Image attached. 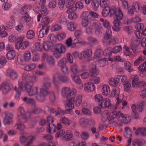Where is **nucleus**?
Returning <instances> with one entry per match:
<instances>
[{"mask_svg": "<svg viewBox=\"0 0 146 146\" xmlns=\"http://www.w3.org/2000/svg\"><path fill=\"white\" fill-rule=\"evenodd\" d=\"M23 79L26 81V83L25 84L21 81L19 83V88H17L15 86L14 88V90L16 92L15 98L17 99L21 95V89L23 91L26 90L27 92L34 85L33 82H36L38 80L36 76H30L29 74L23 76Z\"/></svg>", "mask_w": 146, "mask_h": 146, "instance_id": "nucleus-1", "label": "nucleus"}, {"mask_svg": "<svg viewBox=\"0 0 146 146\" xmlns=\"http://www.w3.org/2000/svg\"><path fill=\"white\" fill-rule=\"evenodd\" d=\"M52 81L49 78L45 79L43 84L40 88L39 92L36 96L37 99L40 102H43L48 95V89L50 88Z\"/></svg>", "mask_w": 146, "mask_h": 146, "instance_id": "nucleus-2", "label": "nucleus"}, {"mask_svg": "<svg viewBox=\"0 0 146 146\" xmlns=\"http://www.w3.org/2000/svg\"><path fill=\"white\" fill-rule=\"evenodd\" d=\"M117 103L116 105L112 106L111 108V110L113 111L112 114L113 115V118L117 119L115 121L117 122V120L121 122L123 121L124 115L121 113H120L118 108H117L118 106L121 103V99H119V98H117Z\"/></svg>", "mask_w": 146, "mask_h": 146, "instance_id": "nucleus-3", "label": "nucleus"}, {"mask_svg": "<svg viewBox=\"0 0 146 146\" xmlns=\"http://www.w3.org/2000/svg\"><path fill=\"white\" fill-rule=\"evenodd\" d=\"M76 93V90L73 89L70 91L67 95V101L66 102V107H69L72 109L74 107V100Z\"/></svg>", "mask_w": 146, "mask_h": 146, "instance_id": "nucleus-4", "label": "nucleus"}, {"mask_svg": "<svg viewBox=\"0 0 146 146\" xmlns=\"http://www.w3.org/2000/svg\"><path fill=\"white\" fill-rule=\"evenodd\" d=\"M112 112L110 113L108 111H104L101 115V120L103 121H105L107 119L110 121L113 125H116L117 124V122L115 121V119H117L116 118H113L112 116Z\"/></svg>", "mask_w": 146, "mask_h": 146, "instance_id": "nucleus-5", "label": "nucleus"}, {"mask_svg": "<svg viewBox=\"0 0 146 146\" xmlns=\"http://www.w3.org/2000/svg\"><path fill=\"white\" fill-rule=\"evenodd\" d=\"M1 115L5 125H9L13 123V115L12 113L5 111L2 113Z\"/></svg>", "mask_w": 146, "mask_h": 146, "instance_id": "nucleus-6", "label": "nucleus"}, {"mask_svg": "<svg viewBox=\"0 0 146 146\" xmlns=\"http://www.w3.org/2000/svg\"><path fill=\"white\" fill-rule=\"evenodd\" d=\"M92 26L95 29L96 36L99 37H102L104 31L100 24L98 22H93Z\"/></svg>", "mask_w": 146, "mask_h": 146, "instance_id": "nucleus-7", "label": "nucleus"}, {"mask_svg": "<svg viewBox=\"0 0 146 146\" xmlns=\"http://www.w3.org/2000/svg\"><path fill=\"white\" fill-rule=\"evenodd\" d=\"M19 112L20 115H18L17 119L19 122L25 123L27 121V117L26 115V113L25 111L23 108L20 107L19 109Z\"/></svg>", "mask_w": 146, "mask_h": 146, "instance_id": "nucleus-8", "label": "nucleus"}, {"mask_svg": "<svg viewBox=\"0 0 146 146\" xmlns=\"http://www.w3.org/2000/svg\"><path fill=\"white\" fill-rule=\"evenodd\" d=\"M113 16H115V17L114 18V20L113 22V25H121L122 23L120 21L123 17V15L121 10L117 11Z\"/></svg>", "mask_w": 146, "mask_h": 146, "instance_id": "nucleus-9", "label": "nucleus"}, {"mask_svg": "<svg viewBox=\"0 0 146 146\" xmlns=\"http://www.w3.org/2000/svg\"><path fill=\"white\" fill-rule=\"evenodd\" d=\"M57 78L58 80L64 83H67L69 81V78L66 76L63 75L58 72L56 73L53 77V80L55 82L56 79Z\"/></svg>", "mask_w": 146, "mask_h": 146, "instance_id": "nucleus-10", "label": "nucleus"}, {"mask_svg": "<svg viewBox=\"0 0 146 146\" xmlns=\"http://www.w3.org/2000/svg\"><path fill=\"white\" fill-rule=\"evenodd\" d=\"M58 1V5L60 8H64L65 5L66 7L69 8L72 6L74 3V0H66L65 3V0H57Z\"/></svg>", "mask_w": 146, "mask_h": 146, "instance_id": "nucleus-11", "label": "nucleus"}, {"mask_svg": "<svg viewBox=\"0 0 146 146\" xmlns=\"http://www.w3.org/2000/svg\"><path fill=\"white\" fill-rule=\"evenodd\" d=\"M139 44V41L138 39L136 38H133L129 44V48L135 53L137 50Z\"/></svg>", "mask_w": 146, "mask_h": 146, "instance_id": "nucleus-12", "label": "nucleus"}, {"mask_svg": "<svg viewBox=\"0 0 146 146\" xmlns=\"http://www.w3.org/2000/svg\"><path fill=\"white\" fill-rule=\"evenodd\" d=\"M98 105L102 108H111V109L112 107L114 106L111 105V101L108 98H103L100 103H99Z\"/></svg>", "mask_w": 146, "mask_h": 146, "instance_id": "nucleus-13", "label": "nucleus"}, {"mask_svg": "<svg viewBox=\"0 0 146 146\" xmlns=\"http://www.w3.org/2000/svg\"><path fill=\"white\" fill-rule=\"evenodd\" d=\"M6 73L7 76L13 80H15L18 78V74L17 72L10 68H8L7 70Z\"/></svg>", "mask_w": 146, "mask_h": 146, "instance_id": "nucleus-14", "label": "nucleus"}, {"mask_svg": "<svg viewBox=\"0 0 146 146\" xmlns=\"http://www.w3.org/2000/svg\"><path fill=\"white\" fill-rule=\"evenodd\" d=\"M92 54V51L91 49H88L80 53V59H83L90 57Z\"/></svg>", "mask_w": 146, "mask_h": 146, "instance_id": "nucleus-15", "label": "nucleus"}, {"mask_svg": "<svg viewBox=\"0 0 146 146\" xmlns=\"http://www.w3.org/2000/svg\"><path fill=\"white\" fill-rule=\"evenodd\" d=\"M119 10H103L102 15L103 17H106L109 14L110 16L111 17Z\"/></svg>", "mask_w": 146, "mask_h": 146, "instance_id": "nucleus-16", "label": "nucleus"}, {"mask_svg": "<svg viewBox=\"0 0 146 146\" xmlns=\"http://www.w3.org/2000/svg\"><path fill=\"white\" fill-rule=\"evenodd\" d=\"M89 72L90 76H93L95 75H97L99 72L97 71L96 66L93 64H90L89 66Z\"/></svg>", "mask_w": 146, "mask_h": 146, "instance_id": "nucleus-17", "label": "nucleus"}, {"mask_svg": "<svg viewBox=\"0 0 146 146\" xmlns=\"http://www.w3.org/2000/svg\"><path fill=\"white\" fill-rule=\"evenodd\" d=\"M0 90L2 91L3 94H5L10 90L11 88L8 84L3 83L0 87Z\"/></svg>", "mask_w": 146, "mask_h": 146, "instance_id": "nucleus-18", "label": "nucleus"}, {"mask_svg": "<svg viewBox=\"0 0 146 146\" xmlns=\"http://www.w3.org/2000/svg\"><path fill=\"white\" fill-rule=\"evenodd\" d=\"M71 77L72 80L76 83L78 84V87L80 88H82L83 86V84L81 82L79 77L76 74H72Z\"/></svg>", "mask_w": 146, "mask_h": 146, "instance_id": "nucleus-19", "label": "nucleus"}, {"mask_svg": "<svg viewBox=\"0 0 146 146\" xmlns=\"http://www.w3.org/2000/svg\"><path fill=\"white\" fill-rule=\"evenodd\" d=\"M55 112V115L57 116L58 115H62L63 114L72 113L73 111L71 109H66L65 110H63L60 108H58L57 110Z\"/></svg>", "mask_w": 146, "mask_h": 146, "instance_id": "nucleus-20", "label": "nucleus"}, {"mask_svg": "<svg viewBox=\"0 0 146 146\" xmlns=\"http://www.w3.org/2000/svg\"><path fill=\"white\" fill-rule=\"evenodd\" d=\"M54 50L60 52L62 53H64L66 51L65 47L61 43L56 44L54 48Z\"/></svg>", "mask_w": 146, "mask_h": 146, "instance_id": "nucleus-21", "label": "nucleus"}, {"mask_svg": "<svg viewBox=\"0 0 146 146\" xmlns=\"http://www.w3.org/2000/svg\"><path fill=\"white\" fill-rule=\"evenodd\" d=\"M112 36V32L111 30L109 29H107L105 33L104 36V39L102 42L104 43V41L106 42L107 40L110 39Z\"/></svg>", "mask_w": 146, "mask_h": 146, "instance_id": "nucleus-22", "label": "nucleus"}, {"mask_svg": "<svg viewBox=\"0 0 146 146\" xmlns=\"http://www.w3.org/2000/svg\"><path fill=\"white\" fill-rule=\"evenodd\" d=\"M23 36H20L17 37L15 45V47L16 49L18 50L20 48H21V45L22 42L23 41Z\"/></svg>", "mask_w": 146, "mask_h": 146, "instance_id": "nucleus-23", "label": "nucleus"}, {"mask_svg": "<svg viewBox=\"0 0 146 146\" xmlns=\"http://www.w3.org/2000/svg\"><path fill=\"white\" fill-rule=\"evenodd\" d=\"M108 41L104 42V44L106 46H109L110 44H114L116 42L117 40V38L115 37H111Z\"/></svg>", "mask_w": 146, "mask_h": 146, "instance_id": "nucleus-24", "label": "nucleus"}, {"mask_svg": "<svg viewBox=\"0 0 146 146\" xmlns=\"http://www.w3.org/2000/svg\"><path fill=\"white\" fill-rule=\"evenodd\" d=\"M27 92L29 96H33L37 94L38 92V87L36 86L33 88H32Z\"/></svg>", "mask_w": 146, "mask_h": 146, "instance_id": "nucleus-25", "label": "nucleus"}, {"mask_svg": "<svg viewBox=\"0 0 146 146\" xmlns=\"http://www.w3.org/2000/svg\"><path fill=\"white\" fill-rule=\"evenodd\" d=\"M66 13H69L68 17L70 20L75 19L77 18V16L76 13L72 11V10H67Z\"/></svg>", "mask_w": 146, "mask_h": 146, "instance_id": "nucleus-26", "label": "nucleus"}, {"mask_svg": "<svg viewBox=\"0 0 146 146\" xmlns=\"http://www.w3.org/2000/svg\"><path fill=\"white\" fill-rule=\"evenodd\" d=\"M139 133L142 136H146V128L143 127L138 128L135 131V134L137 135Z\"/></svg>", "mask_w": 146, "mask_h": 146, "instance_id": "nucleus-27", "label": "nucleus"}, {"mask_svg": "<svg viewBox=\"0 0 146 146\" xmlns=\"http://www.w3.org/2000/svg\"><path fill=\"white\" fill-rule=\"evenodd\" d=\"M119 88H116L115 90H114L111 92V94L110 95V97H114L115 96H117V97L116 98L117 100V98H119V99H121L122 100L123 98H121L120 97H119Z\"/></svg>", "mask_w": 146, "mask_h": 146, "instance_id": "nucleus-28", "label": "nucleus"}, {"mask_svg": "<svg viewBox=\"0 0 146 146\" xmlns=\"http://www.w3.org/2000/svg\"><path fill=\"white\" fill-rule=\"evenodd\" d=\"M80 125L82 127H85L88 125V120L87 118H81L79 120Z\"/></svg>", "mask_w": 146, "mask_h": 146, "instance_id": "nucleus-29", "label": "nucleus"}, {"mask_svg": "<svg viewBox=\"0 0 146 146\" xmlns=\"http://www.w3.org/2000/svg\"><path fill=\"white\" fill-rule=\"evenodd\" d=\"M110 1L109 0H100V6L104 9L109 8V7Z\"/></svg>", "mask_w": 146, "mask_h": 146, "instance_id": "nucleus-30", "label": "nucleus"}, {"mask_svg": "<svg viewBox=\"0 0 146 146\" xmlns=\"http://www.w3.org/2000/svg\"><path fill=\"white\" fill-rule=\"evenodd\" d=\"M132 85L133 87H136L137 86H140V82L139 80V78L136 75L134 77L132 81Z\"/></svg>", "mask_w": 146, "mask_h": 146, "instance_id": "nucleus-31", "label": "nucleus"}, {"mask_svg": "<svg viewBox=\"0 0 146 146\" xmlns=\"http://www.w3.org/2000/svg\"><path fill=\"white\" fill-rule=\"evenodd\" d=\"M49 21L48 17H46L42 18L41 20L40 25L42 26V27H43V28L44 29L45 27L48 25Z\"/></svg>", "mask_w": 146, "mask_h": 146, "instance_id": "nucleus-32", "label": "nucleus"}, {"mask_svg": "<svg viewBox=\"0 0 146 146\" xmlns=\"http://www.w3.org/2000/svg\"><path fill=\"white\" fill-rule=\"evenodd\" d=\"M60 121L61 123L66 126H68L70 124V120L65 117H61L60 119Z\"/></svg>", "mask_w": 146, "mask_h": 146, "instance_id": "nucleus-33", "label": "nucleus"}, {"mask_svg": "<svg viewBox=\"0 0 146 146\" xmlns=\"http://www.w3.org/2000/svg\"><path fill=\"white\" fill-rule=\"evenodd\" d=\"M16 55V52L13 50H10L6 54L7 58L11 60L14 58Z\"/></svg>", "mask_w": 146, "mask_h": 146, "instance_id": "nucleus-34", "label": "nucleus"}, {"mask_svg": "<svg viewBox=\"0 0 146 146\" xmlns=\"http://www.w3.org/2000/svg\"><path fill=\"white\" fill-rule=\"evenodd\" d=\"M33 107L34 108L31 111V113L32 114H39L42 111V109L37 107L36 105H34V106Z\"/></svg>", "mask_w": 146, "mask_h": 146, "instance_id": "nucleus-35", "label": "nucleus"}, {"mask_svg": "<svg viewBox=\"0 0 146 146\" xmlns=\"http://www.w3.org/2000/svg\"><path fill=\"white\" fill-rule=\"evenodd\" d=\"M47 62L50 65L53 66L55 65V61L54 58L52 56H48L46 59Z\"/></svg>", "mask_w": 146, "mask_h": 146, "instance_id": "nucleus-36", "label": "nucleus"}, {"mask_svg": "<svg viewBox=\"0 0 146 146\" xmlns=\"http://www.w3.org/2000/svg\"><path fill=\"white\" fill-rule=\"evenodd\" d=\"M115 78L117 81L118 83H121L125 81L127 79V78L125 76L117 75L115 76Z\"/></svg>", "mask_w": 146, "mask_h": 146, "instance_id": "nucleus-37", "label": "nucleus"}, {"mask_svg": "<svg viewBox=\"0 0 146 146\" xmlns=\"http://www.w3.org/2000/svg\"><path fill=\"white\" fill-rule=\"evenodd\" d=\"M110 92V89L109 86L107 85H104L102 88V93L105 95H108Z\"/></svg>", "mask_w": 146, "mask_h": 146, "instance_id": "nucleus-38", "label": "nucleus"}, {"mask_svg": "<svg viewBox=\"0 0 146 146\" xmlns=\"http://www.w3.org/2000/svg\"><path fill=\"white\" fill-rule=\"evenodd\" d=\"M67 60L65 58H63L60 59L57 63V65L58 66H61L66 65Z\"/></svg>", "mask_w": 146, "mask_h": 146, "instance_id": "nucleus-39", "label": "nucleus"}, {"mask_svg": "<svg viewBox=\"0 0 146 146\" xmlns=\"http://www.w3.org/2000/svg\"><path fill=\"white\" fill-rule=\"evenodd\" d=\"M47 122L48 123L47 127L46 128L47 131L48 133H50L51 131L52 130V128H51L50 126V123L52 122V118L51 117H48L47 118Z\"/></svg>", "mask_w": 146, "mask_h": 146, "instance_id": "nucleus-40", "label": "nucleus"}, {"mask_svg": "<svg viewBox=\"0 0 146 146\" xmlns=\"http://www.w3.org/2000/svg\"><path fill=\"white\" fill-rule=\"evenodd\" d=\"M65 134V131L62 129L57 131L55 135V137L56 138L60 137L63 139V137Z\"/></svg>", "mask_w": 146, "mask_h": 146, "instance_id": "nucleus-41", "label": "nucleus"}, {"mask_svg": "<svg viewBox=\"0 0 146 146\" xmlns=\"http://www.w3.org/2000/svg\"><path fill=\"white\" fill-rule=\"evenodd\" d=\"M132 144L134 146H143V142L141 139L133 141Z\"/></svg>", "mask_w": 146, "mask_h": 146, "instance_id": "nucleus-42", "label": "nucleus"}, {"mask_svg": "<svg viewBox=\"0 0 146 146\" xmlns=\"http://www.w3.org/2000/svg\"><path fill=\"white\" fill-rule=\"evenodd\" d=\"M35 36V33L33 30H29L27 32V37L28 38L30 39L33 38Z\"/></svg>", "mask_w": 146, "mask_h": 146, "instance_id": "nucleus-43", "label": "nucleus"}, {"mask_svg": "<svg viewBox=\"0 0 146 146\" xmlns=\"http://www.w3.org/2000/svg\"><path fill=\"white\" fill-rule=\"evenodd\" d=\"M72 136V133L70 132H65L64 136L63 137V139L66 141H68L70 139Z\"/></svg>", "mask_w": 146, "mask_h": 146, "instance_id": "nucleus-44", "label": "nucleus"}, {"mask_svg": "<svg viewBox=\"0 0 146 146\" xmlns=\"http://www.w3.org/2000/svg\"><path fill=\"white\" fill-rule=\"evenodd\" d=\"M124 66L125 69L128 72H131L132 71L131 64L129 62H125L124 63Z\"/></svg>", "mask_w": 146, "mask_h": 146, "instance_id": "nucleus-45", "label": "nucleus"}, {"mask_svg": "<svg viewBox=\"0 0 146 146\" xmlns=\"http://www.w3.org/2000/svg\"><path fill=\"white\" fill-rule=\"evenodd\" d=\"M15 22L13 20H10L9 21L6 23L5 25L7 28L11 29L13 28L15 25Z\"/></svg>", "mask_w": 146, "mask_h": 146, "instance_id": "nucleus-46", "label": "nucleus"}, {"mask_svg": "<svg viewBox=\"0 0 146 146\" xmlns=\"http://www.w3.org/2000/svg\"><path fill=\"white\" fill-rule=\"evenodd\" d=\"M88 40L92 42L94 44L96 45L98 44L99 43L98 39L92 36L88 37Z\"/></svg>", "mask_w": 146, "mask_h": 146, "instance_id": "nucleus-47", "label": "nucleus"}, {"mask_svg": "<svg viewBox=\"0 0 146 146\" xmlns=\"http://www.w3.org/2000/svg\"><path fill=\"white\" fill-rule=\"evenodd\" d=\"M124 90L126 92H129L131 86L130 83L127 81H126L124 83L123 85Z\"/></svg>", "mask_w": 146, "mask_h": 146, "instance_id": "nucleus-48", "label": "nucleus"}, {"mask_svg": "<svg viewBox=\"0 0 146 146\" xmlns=\"http://www.w3.org/2000/svg\"><path fill=\"white\" fill-rule=\"evenodd\" d=\"M67 28L68 30L73 31L75 29V26L74 22H70L67 25Z\"/></svg>", "mask_w": 146, "mask_h": 146, "instance_id": "nucleus-49", "label": "nucleus"}, {"mask_svg": "<svg viewBox=\"0 0 146 146\" xmlns=\"http://www.w3.org/2000/svg\"><path fill=\"white\" fill-rule=\"evenodd\" d=\"M70 70L73 73V74H76L78 72L77 65L75 64L71 66Z\"/></svg>", "mask_w": 146, "mask_h": 146, "instance_id": "nucleus-50", "label": "nucleus"}, {"mask_svg": "<svg viewBox=\"0 0 146 146\" xmlns=\"http://www.w3.org/2000/svg\"><path fill=\"white\" fill-rule=\"evenodd\" d=\"M131 131L129 128L126 127L124 133L125 136L126 138H130L131 136Z\"/></svg>", "mask_w": 146, "mask_h": 146, "instance_id": "nucleus-51", "label": "nucleus"}, {"mask_svg": "<svg viewBox=\"0 0 146 146\" xmlns=\"http://www.w3.org/2000/svg\"><path fill=\"white\" fill-rule=\"evenodd\" d=\"M109 84L113 86H115L117 84L118 82L117 81V79L115 77L114 78H111L109 79Z\"/></svg>", "mask_w": 146, "mask_h": 146, "instance_id": "nucleus-52", "label": "nucleus"}, {"mask_svg": "<svg viewBox=\"0 0 146 146\" xmlns=\"http://www.w3.org/2000/svg\"><path fill=\"white\" fill-rule=\"evenodd\" d=\"M70 91V88L68 87H64L62 88L61 91V94L62 96H65L68 94Z\"/></svg>", "mask_w": 146, "mask_h": 146, "instance_id": "nucleus-53", "label": "nucleus"}, {"mask_svg": "<svg viewBox=\"0 0 146 146\" xmlns=\"http://www.w3.org/2000/svg\"><path fill=\"white\" fill-rule=\"evenodd\" d=\"M100 81V78L99 77H92L90 79V82L93 84H98Z\"/></svg>", "mask_w": 146, "mask_h": 146, "instance_id": "nucleus-54", "label": "nucleus"}, {"mask_svg": "<svg viewBox=\"0 0 146 146\" xmlns=\"http://www.w3.org/2000/svg\"><path fill=\"white\" fill-rule=\"evenodd\" d=\"M103 51L101 49H98L94 54V58H98L100 57L102 55Z\"/></svg>", "mask_w": 146, "mask_h": 146, "instance_id": "nucleus-55", "label": "nucleus"}, {"mask_svg": "<svg viewBox=\"0 0 146 146\" xmlns=\"http://www.w3.org/2000/svg\"><path fill=\"white\" fill-rule=\"evenodd\" d=\"M35 67V64H32L26 66L25 68V69L26 71H30L34 69Z\"/></svg>", "mask_w": 146, "mask_h": 146, "instance_id": "nucleus-56", "label": "nucleus"}, {"mask_svg": "<svg viewBox=\"0 0 146 146\" xmlns=\"http://www.w3.org/2000/svg\"><path fill=\"white\" fill-rule=\"evenodd\" d=\"M89 15V12L87 11L83 12L80 15V18L81 19H88V16Z\"/></svg>", "mask_w": 146, "mask_h": 146, "instance_id": "nucleus-57", "label": "nucleus"}, {"mask_svg": "<svg viewBox=\"0 0 146 146\" xmlns=\"http://www.w3.org/2000/svg\"><path fill=\"white\" fill-rule=\"evenodd\" d=\"M62 53L60 52L54 50L52 54L56 59H58L61 58V54Z\"/></svg>", "mask_w": 146, "mask_h": 146, "instance_id": "nucleus-58", "label": "nucleus"}, {"mask_svg": "<svg viewBox=\"0 0 146 146\" xmlns=\"http://www.w3.org/2000/svg\"><path fill=\"white\" fill-rule=\"evenodd\" d=\"M58 22L60 24H64L67 23V20L65 16L63 15L60 16L58 19Z\"/></svg>", "mask_w": 146, "mask_h": 146, "instance_id": "nucleus-59", "label": "nucleus"}, {"mask_svg": "<svg viewBox=\"0 0 146 146\" xmlns=\"http://www.w3.org/2000/svg\"><path fill=\"white\" fill-rule=\"evenodd\" d=\"M31 58L30 53L28 51H26L24 55V59L25 61H28Z\"/></svg>", "mask_w": 146, "mask_h": 146, "instance_id": "nucleus-60", "label": "nucleus"}, {"mask_svg": "<svg viewBox=\"0 0 146 146\" xmlns=\"http://www.w3.org/2000/svg\"><path fill=\"white\" fill-rule=\"evenodd\" d=\"M39 117H33L32 119V121L33 122V123L31 124L29 126V127L30 128H33L35 124H36L37 121L38 120V119H39Z\"/></svg>", "mask_w": 146, "mask_h": 146, "instance_id": "nucleus-61", "label": "nucleus"}, {"mask_svg": "<svg viewBox=\"0 0 146 146\" xmlns=\"http://www.w3.org/2000/svg\"><path fill=\"white\" fill-rule=\"evenodd\" d=\"M92 6L93 8L97 9L99 6V1L98 0H93Z\"/></svg>", "mask_w": 146, "mask_h": 146, "instance_id": "nucleus-62", "label": "nucleus"}, {"mask_svg": "<svg viewBox=\"0 0 146 146\" xmlns=\"http://www.w3.org/2000/svg\"><path fill=\"white\" fill-rule=\"evenodd\" d=\"M61 29V27L58 25H56L53 26L51 28V31H56L60 30Z\"/></svg>", "mask_w": 146, "mask_h": 146, "instance_id": "nucleus-63", "label": "nucleus"}, {"mask_svg": "<svg viewBox=\"0 0 146 146\" xmlns=\"http://www.w3.org/2000/svg\"><path fill=\"white\" fill-rule=\"evenodd\" d=\"M139 70L143 72L146 71V62L143 63L138 67Z\"/></svg>", "mask_w": 146, "mask_h": 146, "instance_id": "nucleus-64", "label": "nucleus"}]
</instances>
